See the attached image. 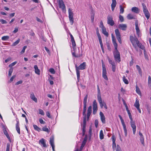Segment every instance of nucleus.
<instances>
[{
  "label": "nucleus",
  "mask_w": 151,
  "mask_h": 151,
  "mask_svg": "<svg viewBox=\"0 0 151 151\" xmlns=\"http://www.w3.org/2000/svg\"><path fill=\"white\" fill-rule=\"evenodd\" d=\"M75 66L77 76V79L78 82H79L80 77V72L79 70L85 69L86 68V62H84L82 63L81 64L78 66L76 64Z\"/></svg>",
  "instance_id": "1"
},
{
  "label": "nucleus",
  "mask_w": 151,
  "mask_h": 151,
  "mask_svg": "<svg viewBox=\"0 0 151 151\" xmlns=\"http://www.w3.org/2000/svg\"><path fill=\"white\" fill-rule=\"evenodd\" d=\"M130 40L132 42L133 45L135 48L137 50V43H138L139 41L138 40L137 38L136 37H134L132 36H130Z\"/></svg>",
  "instance_id": "2"
},
{
  "label": "nucleus",
  "mask_w": 151,
  "mask_h": 151,
  "mask_svg": "<svg viewBox=\"0 0 151 151\" xmlns=\"http://www.w3.org/2000/svg\"><path fill=\"white\" fill-rule=\"evenodd\" d=\"M102 67V76L104 78L106 81L108 80V78L106 75V71L105 65L104 64L103 60H101Z\"/></svg>",
  "instance_id": "3"
},
{
  "label": "nucleus",
  "mask_w": 151,
  "mask_h": 151,
  "mask_svg": "<svg viewBox=\"0 0 151 151\" xmlns=\"http://www.w3.org/2000/svg\"><path fill=\"white\" fill-rule=\"evenodd\" d=\"M129 117L130 120V124L132 127V128L133 134H135L136 127L135 125V122L133 121L131 114L129 115Z\"/></svg>",
  "instance_id": "4"
},
{
  "label": "nucleus",
  "mask_w": 151,
  "mask_h": 151,
  "mask_svg": "<svg viewBox=\"0 0 151 151\" xmlns=\"http://www.w3.org/2000/svg\"><path fill=\"white\" fill-rule=\"evenodd\" d=\"M142 5L143 7V10L144 13L147 19H148L150 17V14L148 12L145 4L144 3H142Z\"/></svg>",
  "instance_id": "5"
},
{
  "label": "nucleus",
  "mask_w": 151,
  "mask_h": 151,
  "mask_svg": "<svg viewBox=\"0 0 151 151\" xmlns=\"http://www.w3.org/2000/svg\"><path fill=\"white\" fill-rule=\"evenodd\" d=\"M115 50V51L113 53L114 58L116 61L119 62L121 61L120 53L117 50V49Z\"/></svg>",
  "instance_id": "6"
},
{
  "label": "nucleus",
  "mask_w": 151,
  "mask_h": 151,
  "mask_svg": "<svg viewBox=\"0 0 151 151\" xmlns=\"http://www.w3.org/2000/svg\"><path fill=\"white\" fill-rule=\"evenodd\" d=\"M119 116L121 120L122 124L123 127L124 132L125 133V135L126 137L127 135V131L126 125L124 123V121L123 119H122V116L120 115H119Z\"/></svg>",
  "instance_id": "7"
},
{
  "label": "nucleus",
  "mask_w": 151,
  "mask_h": 151,
  "mask_svg": "<svg viewBox=\"0 0 151 151\" xmlns=\"http://www.w3.org/2000/svg\"><path fill=\"white\" fill-rule=\"evenodd\" d=\"M115 35L117 39L120 44L122 43V40L121 39V35L118 29H116L115 30Z\"/></svg>",
  "instance_id": "8"
},
{
  "label": "nucleus",
  "mask_w": 151,
  "mask_h": 151,
  "mask_svg": "<svg viewBox=\"0 0 151 151\" xmlns=\"http://www.w3.org/2000/svg\"><path fill=\"white\" fill-rule=\"evenodd\" d=\"M86 116H84L83 117V124L82 125V133L83 135H84L86 131Z\"/></svg>",
  "instance_id": "9"
},
{
  "label": "nucleus",
  "mask_w": 151,
  "mask_h": 151,
  "mask_svg": "<svg viewBox=\"0 0 151 151\" xmlns=\"http://www.w3.org/2000/svg\"><path fill=\"white\" fill-rule=\"evenodd\" d=\"M107 23L111 26H113L114 24V22L113 20V18L111 16L108 15L107 16Z\"/></svg>",
  "instance_id": "10"
},
{
  "label": "nucleus",
  "mask_w": 151,
  "mask_h": 151,
  "mask_svg": "<svg viewBox=\"0 0 151 151\" xmlns=\"http://www.w3.org/2000/svg\"><path fill=\"white\" fill-rule=\"evenodd\" d=\"M93 113L95 114L97 110V104L96 100H94L93 103Z\"/></svg>",
  "instance_id": "11"
},
{
  "label": "nucleus",
  "mask_w": 151,
  "mask_h": 151,
  "mask_svg": "<svg viewBox=\"0 0 151 151\" xmlns=\"http://www.w3.org/2000/svg\"><path fill=\"white\" fill-rule=\"evenodd\" d=\"M98 101L99 103L100 106L101 108H102L104 106L106 109H107V107L104 101H102V99H100L98 100Z\"/></svg>",
  "instance_id": "12"
},
{
  "label": "nucleus",
  "mask_w": 151,
  "mask_h": 151,
  "mask_svg": "<svg viewBox=\"0 0 151 151\" xmlns=\"http://www.w3.org/2000/svg\"><path fill=\"white\" fill-rule=\"evenodd\" d=\"M50 143L51 146L53 151H55L54 144V137L53 136H51L50 138Z\"/></svg>",
  "instance_id": "13"
},
{
  "label": "nucleus",
  "mask_w": 151,
  "mask_h": 151,
  "mask_svg": "<svg viewBox=\"0 0 151 151\" xmlns=\"http://www.w3.org/2000/svg\"><path fill=\"white\" fill-rule=\"evenodd\" d=\"M58 2L60 8H61L63 10L65 9V6L63 0H59Z\"/></svg>",
  "instance_id": "14"
},
{
  "label": "nucleus",
  "mask_w": 151,
  "mask_h": 151,
  "mask_svg": "<svg viewBox=\"0 0 151 151\" xmlns=\"http://www.w3.org/2000/svg\"><path fill=\"white\" fill-rule=\"evenodd\" d=\"M17 123L16 124V130L19 134H20V128L19 126V119L17 118L16 119Z\"/></svg>",
  "instance_id": "15"
},
{
  "label": "nucleus",
  "mask_w": 151,
  "mask_h": 151,
  "mask_svg": "<svg viewBox=\"0 0 151 151\" xmlns=\"http://www.w3.org/2000/svg\"><path fill=\"white\" fill-rule=\"evenodd\" d=\"M135 25L137 35L139 37L140 36V30L138 27V23L137 21H136L135 22Z\"/></svg>",
  "instance_id": "16"
},
{
  "label": "nucleus",
  "mask_w": 151,
  "mask_h": 151,
  "mask_svg": "<svg viewBox=\"0 0 151 151\" xmlns=\"http://www.w3.org/2000/svg\"><path fill=\"white\" fill-rule=\"evenodd\" d=\"M119 28L120 29L123 30H126L127 27V25L125 24H120L118 26Z\"/></svg>",
  "instance_id": "17"
},
{
  "label": "nucleus",
  "mask_w": 151,
  "mask_h": 151,
  "mask_svg": "<svg viewBox=\"0 0 151 151\" xmlns=\"http://www.w3.org/2000/svg\"><path fill=\"white\" fill-rule=\"evenodd\" d=\"M101 117V119L103 123H105L106 122L105 117L102 112H100L99 113Z\"/></svg>",
  "instance_id": "18"
},
{
  "label": "nucleus",
  "mask_w": 151,
  "mask_h": 151,
  "mask_svg": "<svg viewBox=\"0 0 151 151\" xmlns=\"http://www.w3.org/2000/svg\"><path fill=\"white\" fill-rule=\"evenodd\" d=\"M39 143L42 145L44 147H47V145L45 143V140L43 138H42L39 141Z\"/></svg>",
  "instance_id": "19"
},
{
  "label": "nucleus",
  "mask_w": 151,
  "mask_h": 151,
  "mask_svg": "<svg viewBox=\"0 0 151 151\" xmlns=\"http://www.w3.org/2000/svg\"><path fill=\"white\" fill-rule=\"evenodd\" d=\"M98 94H97V99L98 100L101 99V94L100 93V91L99 87L98 85L97 86Z\"/></svg>",
  "instance_id": "20"
},
{
  "label": "nucleus",
  "mask_w": 151,
  "mask_h": 151,
  "mask_svg": "<svg viewBox=\"0 0 151 151\" xmlns=\"http://www.w3.org/2000/svg\"><path fill=\"white\" fill-rule=\"evenodd\" d=\"M34 68L35 70V73L38 75H40V70L38 68L37 66L36 65H35L34 66Z\"/></svg>",
  "instance_id": "21"
},
{
  "label": "nucleus",
  "mask_w": 151,
  "mask_h": 151,
  "mask_svg": "<svg viewBox=\"0 0 151 151\" xmlns=\"http://www.w3.org/2000/svg\"><path fill=\"white\" fill-rule=\"evenodd\" d=\"M112 39L115 49V50H116L117 49V44L116 42V39L115 38H112Z\"/></svg>",
  "instance_id": "22"
},
{
  "label": "nucleus",
  "mask_w": 151,
  "mask_h": 151,
  "mask_svg": "<svg viewBox=\"0 0 151 151\" xmlns=\"http://www.w3.org/2000/svg\"><path fill=\"white\" fill-rule=\"evenodd\" d=\"M131 10L132 12L137 13H138L139 12V8L136 7H132Z\"/></svg>",
  "instance_id": "23"
},
{
  "label": "nucleus",
  "mask_w": 151,
  "mask_h": 151,
  "mask_svg": "<svg viewBox=\"0 0 151 151\" xmlns=\"http://www.w3.org/2000/svg\"><path fill=\"white\" fill-rule=\"evenodd\" d=\"M31 98L35 102H37V99L35 97L34 94L33 93H32L30 95Z\"/></svg>",
  "instance_id": "24"
},
{
  "label": "nucleus",
  "mask_w": 151,
  "mask_h": 151,
  "mask_svg": "<svg viewBox=\"0 0 151 151\" xmlns=\"http://www.w3.org/2000/svg\"><path fill=\"white\" fill-rule=\"evenodd\" d=\"M134 106L136 108L139 107V100L136 99V101L134 104Z\"/></svg>",
  "instance_id": "25"
},
{
  "label": "nucleus",
  "mask_w": 151,
  "mask_h": 151,
  "mask_svg": "<svg viewBox=\"0 0 151 151\" xmlns=\"http://www.w3.org/2000/svg\"><path fill=\"white\" fill-rule=\"evenodd\" d=\"M102 30V31L103 33L106 37H108L109 35V34L108 32H106V29L105 28H104L103 29H101Z\"/></svg>",
  "instance_id": "26"
},
{
  "label": "nucleus",
  "mask_w": 151,
  "mask_h": 151,
  "mask_svg": "<svg viewBox=\"0 0 151 151\" xmlns=\"http://www.w3.org/2000/svg\"><path fill=\"white\" fill-rule=\"evenodd\" d=\"M74 51V52H72V54L73 56L75 58H78L80 57V55L79 53H76L75 50Z\"/></svg>",
  "instance_id": "27"
},
{
  "label": "nucleus",
  "mask_w": 151,
  "mask_h": 151,
  "mask_svg": "<svg viewBox=\"0 0 151 151\" xmlns=\"http://www.w3.org/2000/svg\"><path fill=\"white\" fill-rule=\"evenodd\" d=\"M71 42L73 46V50H75L76 48V44L74 40H71Z\"/></svg>",
  "instance_id": "28"
},
{
  "label": "nucleus",
  "mask_w": 151,
  "mask_h": 151,
  "mask_svg": "<svg viewBox=\"0 0 151 151\" xmlns=\"http://www.w3.org/2000/svg\"><path fill=\"white\" fill-rule=\"evenodd\" d=\"M88 97V95L87 94H86L85 96L84 99L83 101V105H87V102Z\"/></svg>",
  "instance_id": "29"
},
{
  "label": "nucleus",
  "mask_w": 151,
  "mask_h": 151,
  "mask_svg": "<svg viewBox=\"0 0 151 151\" xmlns=\"http://www.w3.org/2000/svg\"><path fill=\"white\" fill-rule=\"evenodd\" d=\"M136 67L137 69V70L138 71V72H139V74L142 76V71L141 69L140 68L139 66L138 65H136Z\"/></svg>",
  "instance_id": "30"
},
{
  "label": "nucleus",
  "mask_w": 151,
  "mask_h": 151,
  "mask_svg": "<svg viewBox=\"0 0 151 151\" xmlns=\"http://www.w3.org/2000/svg\"><path fill=\"white\" fill-rule=\"evenodd\" d=\"M33 127L34 129L38 132H40L41 130V129L39 128L37 125L35 124L33 125Z\"/></svg>",
  "instance_id": "31"
},
{
  "label": "nucleus",
  "mask_w": 151,
  "mask_h": 151,
  "mask_svg": "<svg viewBox=\"0 0 151 151\" xmlns=\"http://www.w3.org/2000/svg\"><path fill=\"white\" fill-rule=\"evenodd\" d=\"M86 105H83V116H86Z\"/></svg>",
  "instance_id": "32"
},
{
  "label": "nucleus",
  "mask_w": 151,
  "mask_h": 151,
  "mask_svg": "<svg viewBox=\"0 0 151 151\" xmlns=\"http://www.w3.org/2000/svg\"><path fill=\"white\" fill-rule=\"evenodd\" d=\"M99 137L100 139H102L104 138V135L102 130H101L100 132Z\"/></svg>",
  "instance_id": "33"
},
{
  "label": "nucleus",
  "mask_w": 151,
  "mask_h": 151,
  "mask_svg": "<svg viewBox=\"0 0 151 151\" xmlns=\"http://www.w3.org/2000/svg\"><path fill=\"white\" fill-rule=\"evenodd\" d=\"M108 61L109 63L112 66L116 65L115 62L111 60L109 58L108 59Z\"/></svg>",
  "instance_id": "34"
},
{
  "label": "nucleus",
  "mask_w": 151,
  "mask_h": 151,
  "mask_svg": "<svg viewBox=\"0 0 151 151\" xmlns=\"http://www.w3.org/2000/svg\"><path fill=\"white\" fill-rule=\"evenodd\" d=\"M123 80L124 83L126 84H128L129 82L128 80L126 78L125 76H124L123 77Z\"/></svg>",
  "instance_id": "35"
},
{
  "label": "nucleus",
  "mask_w": 151,
  "mask_h": 151,
  "mask_svg": "<svg viewBox=\"0 0 151 151\" xmlns=\"http://www.w3.org/2000/svg\"><path fill=\"white\" fill-rule=\"evenodd\" d=\"M92 112V106H89L87 110V114H91Z\"/></svg>",
  "instance_id": "36"
},
{
  "label": "nucleus",
  "mask_w": 151,
  "mask_h": 151,
  "mask_svg": "<svg viewBox=\"0 0 151 151\" xmlns=\"http://www.w3.org/2000/svg\"><path fill=\"white\" fill-rule=\"evenodd\" d=\"M9 38V37L7 36H4L1 38V40H2L6 41Z\"/></svg>",
  "instance_id": "37"
},
{
  "label": "nucleus",
  "mask_w": 151,
  "mask_h": 151,
  "mask_svg": "<svg viewBox=\"0 0 151 151\" xmlns=\"http://www.w3.org/2000/svg\"><path fill=\"white\" fill-rule=\"evenodd\" d=\"M112 3L111 4V6L116 7V0H112Z\"/></svg>",
  "instance_id": "38"
},
{
  "label": "nucleus",
  "mask_w": 151,
  "mask_h": 151,
  "mask_svg": "<svg viewBox=\"0 0 151 151\" xmlns=\"http://www.w3.org/2000/svg\"><path fill=\"white\" fill-rule=\"evenodd\" d=\"M127 18L129 19H134V17L132 14H129L127 15Z\"/></svg>",
  "instance_id": "39"
},
{
  "label": "nucleus",
  "mask_w": 151,
  "mask_h": 151,
  "mask_svg": "<svg viewBox=\"0 0 151 151\" xmlns=\"http://www.w3.org/2000/svg\"><path fill=\"white\" fill-rule=\"evenodd\" d=\"M137 47H138L140 48L143 49L144 48V46L142 45V44L139 42L138 43H137Z\"/></svg>",
  "instance_id": "40"
},
{
  "label": "nucleus",
  "mask_w": 151,
  "mask_h": 151,
  "mask_svg": "<svg viewBox=\"0 0 151 151\" xmlns=\"http://www.w3.org/2000/svg\"><path fill=\"white\" fill-rule=\"evenodd\" d=\"M42 130L47 132H49L50 131L49 129L46 126H45L42 128Z\"/></svg>",
  "instance_id": "41"
},
{
  "label": "nucleus",
  "mask_w": 151,
  "mask_h": 151,
  "mask_svg": "<svg viewBox=\"0 0 151 151\" xmlns=\"http://www.w3.org/2000/svg\"><path fill=\"white\" fill-rule=\"evenodd\" d=\"M136 92L137 93H138L139 95H141V93L140 91L139 88H138L137 86L136 87Z\"/></svg>",
  "instance_id": "42"
},
{
  "label": "nucleus",
  "mask_w": 151,
  "mask_h": 151,
  "mask_svg": "<svg viewBox=\"0 0 151 151\" xmlns=\"http://www.w3.org/2000/svg\"><path fill=\"white\" fill-rule=\"evenodd\" d=\"M148 83L149 86L151 87V77L150 76H148Z\"/></svg>",
  "instance_id": "43"
},
{
  "label": "nucleus",
  "mask_w": 151,
  "mask_h": 151,
  "mask_svg": "<svg viewBox=\"0 0 151 151\" xmlns=\"http://www.w3.org/2000/svg\"><path fill=\"white\" fill-rule=\"evenodd\" d=\"M13 71V68H11L9 70V73H8V76H11L12 75V74Z\"/></svg>",
  "instance_id": "44"
},
{
  "label": "nucleus",
  "mask_w": 151,
  "mask_h": 151,
  "mask_svg": "<svg viewBox=\"0 0 151 151\" xmlns=\"http://www.w3.org/2000/svg\"><path fill=\"white\" fill-rule=\"evenodd\" d=\"M20 41V39H18L15 42H14L12 45V46H15L17 45L19 42Z\"/></svg>",
  "instance_id": "45"
},
{
  "label": "nucleus",
  "mask_w": 151,
  "mask_h": 151,
  "mask_svg": "<svg viewBox=\"0 0 151 151\" xmlns=\"http://www.w3.org/2000/svg\"><path fill=\"white\" fill-rule=\"evenodd\" d=\"M86 143L82 142L81 146L79 151H81L84 146L85 145Z\"/></svg>",
  "instance_id": "46"
},
{
  "label": "nucleus",
  "mask_w": 151,
  "mask_h": 151,
  "mask_svg": "<svg viewBox=\"0 0 151 151\" xmlns=\"http://www.w3.org/2000/svg\"><path fill=\"white\" fill-rule=\"evenodd\" d=\"M120 8V13L122 14L124 12V8L122 7L121 5L119 6Z\"/></svg>",
  "instance_id": "47"
},
{
  "label": "nucleus",
  "mask_w": 151,
  "mask_h": 151,
  "mask_svg": "<svg viewBox=\"0 0 151 151\" xmlns=\"http://www.w3.org/2000/svg\"><path fill=\"white\" fill-rule=\"evenodd\" d=\"M49 71L52 74H54L55 72L53 68H50L49 69Z\"/></svg>",
  "instance_id": "48"
},
{
  "label": "nucleus",
  "mask_w": 151,
  "mask_h": 151,
  "mask_svg": "<svg viewBox=\"0 0 151 151\" xmlns=\"http://www.w3.org/2000/svg\"><path fill=\"white\" fill-rule=\"evenodd\" d=\"M17 63V62L15 61L14 62L11 64H10L9 65V67H12V66H14L16 63Z\"/></svg>",
  "instance_id": "49"
},
{
  "label": "nucleus",
  "mask_w": 151,
  "mask_h": 151,
  "mask_svg": "<svg viewBox=\"0 0 151 151\" xmlns=\"http://www.w3.org/2000/svg\"><path fill=\"white\" fill-rule=\"evenodd\" d=\"M27 46H25L23 47L22 50L21 52V54H23L24 53L25 50V49L27 48Z\"/></svg>",
  "instance_id": "50"
},
{
  "label": "nucleus",
  "mask_w": 151,
  "mask_h": 151,
  "mask_svg": "<svg viewBox=\"0 0 151 151\" xmlns=\"http://www.w3.org/2000/svg\"><path fill=\"white\" fill-rule=\"evenodd\" d=\"M10 145L9 143L7 144V147L6 151H9Z\"/></svg>",
  "instance_id": "51"
},
{
  "label": "nucleus",
  "mask_w": 151,
  "mask_h": 151,
  "mask_svg": "<svg viewBox=\"0 0 151 151\" xmlns=\"http://www.w3.org/2000/svg\"><path fill=\"white\" fill-rule=\"evenodd\" d=\"M140 140L143 145L144 146H145V143H144V138H140Z\"/></svg>",
  "instance_id": "52"
},
{
  "label": "nucleus",
  "mask_w": 151,
  "mask_h": 151,
  "mask_svg": "<svg viewBox=\"0 0 151 151\" xmlns=\"http://www.w3.org/2000/svg\"><path fill=\"white\" fill-rule=\"evenodd\" d=\"M39 114H41L42 115H44V113L42 110L41 109H39Z\"/></svg>",
  "instance_id": "53"
},
{
  "label": "nucleus",
  "mask_w": 151,
  "mask_h": 151,
  "mask_svg": "<svg viewBox=\"0 0 151 151\" xmlns=\"http://www.w3.org/2000/svg\"><path fill=\"white\" fill-rule=\"evenodd\" d=\"M119 20L121 22H123L124 21V18L122 16V15H120L119 16Z\"/></svg>",
  "instance_id": "54"
},
{
  "label": "nucleus",
  "mask_w": 151,
  "mask_h": 151,
  "mask_svg": "<svg viewBox=\"0 0 151 151\" xmlns=\"http://www.w3.org/2000/svg\"><path fill=\"white\" fill-rule=\"evenodd\" d=\"M0 22L2 24H6L7 23V22L5 20H4L2 19H0Z\"/></svg>",
  "instance_id": "55"
},
{
  "label": "nucleus",
  "mask_w": 151,
  "mask_h": 151,
  "mask_svg": "<svg viewBox=\"0 0 151 151\" xmlns=\"http://www.w3.org/2000/svg\"><path fill=\"white\" fill-rule=\"evenodd\" d=\"M100 27L101 28V29L105 28L103 25V24L102 21H101L100 22Z\"/></svg>",
  "instance_id": "56"
},
{
  "label": "nucleus",
  "mask_w": 151,
  "mask_h": 151,
  "mask_svg": "<svg viewBox=\"0 0 151 151\" xmlns=\"http://www.w3.org/2000/svg\"><path fill=\"white\" fill-rule=\"evenodd\" d=\"M68 13L69 15H73V13L72 10L70 9H68Z\"/></svg>",
  "instance_id": "57"
},
{
  "label": "nucleus",
  "mask_w": 151,
  "mask_h": 151,
  "mask_svg": "<svg viewBox=\"0 0 151 151\" xmlns=\"http://www.w3.org/2000/svg\"><path fill=\"white\" fill-rule=\"evenodd\" d=\"M22 82L23 81L22 80L18 81L15 83V85H18L19 84H22Z\"/></svg>",
  "instance_id": "58"
},
{
  "label": "nucleus",
  "mask_w": 151,
  "mask_h": 151,
  "mask_svg": "<svg viewBox=\"0 0 151 151\" xmlns=\"http://www.w3.org/2000/svg\"><path fill=\"white\" fill-rule=\"evenodd\" d=\"M39 122L40 124H45V122L43 121V119H39Z\"/></svg>",
  "instance_id": "59"
},
{
  "label": "nucleus",
  "mask_w": 151,
  "mask_h": 151,
  "mask_svg": "<svg viewBox=\"0 0 151 151\" xmlns=\"http://www.w3.org/2000/svg\"><path fill=\"white\" fill-rule=\"evenodd\" d=\"M98 120L97 119L95 120V127L96 128H97L98 127Z\"/></svg>",
  "instance_id": "60"
},
{
  "label": "nucleus",
  "mask_w": 151,
  "mask_h": 151,
  "mask_svg": "<svg viewBox=\"0 0 151 151\" xmlns=\"http://www.w3.org/2000/svg\"><path fill=\"white\" fill-rule=\"evenodd\" d=\"M45 48L46 50V51H47V53L49 55H50V50H49V49L46 47H45Z\"/></svg>",
  "instance_id": "61"
},
{
  "label": "nucleus",
  "mask_w": 151,
  "mask_h": 151,
  "mask_svg": "<svg viewBox=\"0 0 151 151\" xmlns=\"http://www.w3.org/2000/svg\"><path fill=\"white\" fill-rule=\"evenodd\" d=\"M116 151H122L121 147L119 146V145H117V147L116 150Z\"/></svg>",
  "instance_id": "62"
},
{
  "label": "nucleus",
  "mask_w": 151,
  "mask_h": 151,
  "mask_svg": "<svg viewBox=\"0 0 151 151\" xmlns=\"http://www.w3.org/2000/svg\"><path fill=\"white\" fill-rule=\"evenodd\" d=\"M91 22H93L94 21V14H93L91 15Z\"/></svg>",
  "instance_id": "63"
},
{
  "label": "nucleus",
  "mask_w": 151,
  "mask_h": 151,
  "mask_svg": "<svg viewBox=\"0 0 151 151\" xmlns=\"http://www.w3.org/2000/svg\"><path fill=\"white\" fill-rule=\"evenodd\" d=\"M111 138L112 139V142H115L116 139L114 135H113L111 137Z\"/></svg>",
  "instance_id": "64"
}]
</instances>
